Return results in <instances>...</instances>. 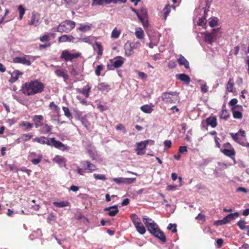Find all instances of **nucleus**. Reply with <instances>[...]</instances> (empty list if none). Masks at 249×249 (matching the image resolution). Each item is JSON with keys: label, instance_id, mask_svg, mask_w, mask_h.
I'll use <instances>...</instances> for the list:
<instances>
[{"label": "nucleus", "instance_id": "1", "mask_svg": "<svg viewBox=\"0 0 249 249\" xmlns=\"http://www.w3.org/2000/svg\"><path fill=\"white\" fill-rule=\"evenodd\" d=\"M45 89L44 84L38 80L25 82L21 87V91L27 96L34 95L42 92Z\"/></svg>", "mask_w": 249, "mask_h": 249}, {"label": "nucleus", "instance_id": "2", "mask_svg": "<svg viewBox=\"0 0 249 249\" xmlns=\"http://www.w3.org/2000/svg\"><path fill=\"white\" fill-rule=\"evenodd\" d=\"M143 222L148 231L163 243L166 241L164 233L159 228L158 225L152 219L146 216L143 217Z\"/></svg>", "mask_w": 249, "mask_h": 249}, {"label": "nucleus", "instance_id": "3", "mask_svg": "<svg viewBox=\"0 0 249 249\" xmlns=\"http://www.w3.org/2000/svg\"><path fill=\"white\" fill-rule=\"evenodd\" d=\"M34 142H37L42 144H46L49 146H53L57 149L63 151H68L70 147L64 144L59 141H56L54 138L48 139L44 136L36 138L33 140Z\"/></svg>", "mask_w": 249, "mask_h": 249}, {"label": "nucleus", "instance_id": "4", "mask_svg": "<svg viewBox=\"0 0 249 249\" xmlns=\"http://www.w3.org/2000/svg\"><path fill=\"white\" fill-rule=\"evenodd\" d=\"M75 26V22L70 20H66L59 24L56 31L60 33H69Z\"/></svg>", "mask_w": 249, "mask_h": 249}, {"label": "nucleus", "instance_id": "5", "mask_svg": "<svg viewBox=\"0 0 249 249\" xmlns=\"http://www.w3.org/2000/svg\"><path fill=\"white\" fill-rule=\"evenodd\" d=\"M162 100L168 103H175L179 101V97L177 92H166L162 94Z\"/></svg>", "mask_w": 249, "mask_h": 249}, {"label": "nucleus", "instance_id": "6", "mask_svg": "<svg viewBox=\"0 0 249 249\" xmlns=\"http://www.w3.org/2000/svg\"><path fill=\"white\" fill-rule=\"evenodd\" d=\"M219 32V29H213L211 33H205L204 41L209 44L212 45L214 41V39H216L217 36V33Z\"/></svg>", "mask_w": 249, "mask_h": 249}, {"label": "nucleus", "instance_id": "7", "mask_svg": "<svg viewBox=\"0 0 249 249\" xmlns=\"http://www.w3.org/2000/svg\"><path fill=\"white\" fill-rule=\"evenodd\" d=\"M34 58L32 56L26 55L23 57H16L13 59V62L15 63H21L27 66H30L31 64V61H34Z\"/></svg>", "mask_w": 249, "mask_h": 249}, {"label": "nucleus", "instance_id": "8", "mask_svg": "<svg viewBox=\"0 0 249 249\" xmlns=\"http://www.w3.org/2000/svg\"><path fill=\"white\" fill-rule=\"evenodd\" d=\"M81 53H71L68 50H64L62 52L60 58L64 59L65 61H71L74 58H76L80 56Z\"/></svg>", "mask_w": 249, "mask_h": 249}, {"label": "nucleus", "instance_id": "9", "mask_svg": "<svg viewBox=\"0 0 249 249\" xmlns=\"http://www.w3.org/2000/svg\"><path fill=\"white\" fill-rule=\"evenodd\" d=\"M124 58L122 56H119L115 58V60L112 64L107 65V68L109 70H113L115 68H119L122 67L124 62Z\"/></svg>", "mask_w": 249, "mask_h": 249}, {"label": "nucleus", "instance_id": "10", "mask_svg": "<svg viewBox=\"0 0 249 249\" xmlns=\"http://www.w3.org/2000/svg\"><path fill=\"white\" fill-rule=\"evenodd\" d=\"M81 165L84 167V170H88L89 172L92 173L97 170V167L94 164L91 163L89 160H82L80 161Z\"/></svg>", "mask_w": 249, "mask_h": 249}, {"label": "nucleus", "instance_id": "11", "mask_svg": "<svg viewBox=\"0 0 249 249\" xmlns=\"http://www.w3.org/2000/svg\"><path fill=\"white\" fill-rule=\"evenodd\" d=\"M104 211H108L107 214L110 216H114L119 213L118 206L116 205L106 207L104 208Z\"/></svg>", "mask_w": 249, "mask_h": 249}, {"label": "nucleus", "instance_id": "12", "mask_svg": "<svg viewBox=\"0 0 249 249\" xmlns=\"http://www.w3.org/2000/svg\"><path fill=\"white\" fill-rule=\"evenodd\" d=\"M53 161L57 163L60 167H66L67 160L62 156L57 155L53 159Z\"/></svg>", "mask_w": 249, "mask_h": 249}, {"label": "nucleus", "instance_id": "13", "mask_svg": "<svg viewBox=\"0 0 249 249\" xmlns=\"http://www.w3.org/2000/svg\"><path fill=\"white\" fill-rule=\"evenodd\" d=\"M124 49L125 50V56H130L134 53V49L132 48V47L130 44V43H129L128 42H127L124 44Z\"/></svg>", "mask_w": 249, "mask_h": 249}, {"label": "nucleus", "instance_id": "14", "mask_svg": "<svg viewBox=\"0 0 249 249\" xmlns=\"http://www.w3.org/2000/svg\"><path fill=\"white\" fill-rule=\"evenodd\" d=\"M206 123L208 125H210L212 127L214 128L217 125V119L215 116H210L206 119Z\"/></svg>", "mask_w": 249, "mask_h": 249}, {"label": "nucleus", "instance_id": "15", "mask_svg": "<svg viewBox=\"0 0 249 249\" xmlns=\"http://www.w3.org/2000/svg\"><path fill=\"white\" fill-rule=\"evenodd\" d=\"M43 117L42 115H35L33 117V120L35 123V125L36 128L43 125Z\"/></svg>", "mask_w": 249, "mask_h": 249}, {"label": "nucleus", "instance_id": "16", "mask_svg": "<svg viewBox=\"0 0 249 249\" xmlns=\"http://www.w3.org/2000/svg\"><path fill=\"white\" fill-rule=\"evenodd\" d=\"M75 38L71 35H64L60 36L58 38V42L60 43L65 42H73Z\"/></svg>", "mask_w": 249, "mask_h": 249}, {"label": "nucleus", "instance_id": "17", "mask_svg": "<svg viewBox=\"0 0 249 249\" xmlns=\"http://www.w3.org/2000/svg\"><path fill=\"white\" fill-rule=\"evenodd\" d=\"M177 61L180 66H184L186 69L189 68V63L182 55L177 59Z\"/></svg>", "mask_w": 249, "mask_h": 249}, {"label": "nucleus", "instance_id": "18", "mask_svg": "<svg viewBox=\"0 0 249 249\" xmlns=\"http://www.w3.org/2000/svg\"><path fill=\"white\" fill-rule=\"evenodd\" d=\"M40 23L39 18L35 14H33L31 17V20L29 21V24L34 25L35 26H38Z\"/></svg>", "mask_w": 249, "mask_h": 249}, {"label": "nucleus", "instance_id": "19", "mask_svg": "<svg viewBox=\"0 0 249 249\" xmlns=\"http://www.w3.org/2000/svg\"><path fill=\"white\" fill-rule=\"evenodd\" d=\"M111 3V0H92V6H103Z\"/></svg>", "mask_w": 249, "mask_h": 249}, {"label": "nucleus", "instance_id": "20", "mask_svg": "<svg viewBox=\"0 0 249 249\" xmlns=\"http://www.w3.org/2000/svg\"><path fill=\"white\" fill-rule=\"evenodd\" d=\"M154 107V106L152 104H150V105H145L142 106L140 108L141 110L144 113L149 114L151 113L152 111L153 110V107Z\"/></svg>", "mask_w": 249, "mask_h": 249}, {"label": "nucleus", "instance_id": "21", "mask_svg": "<svg viewBox=\"0 0 249 249\" xmlns=\"http://www.w3.org/2000/svg\"><path fill=\"white\" fill-rule=\"evenodd\" d=\"M176 77L180 81L185 82L187 84H189L191 81L190 77L184 73L177 74L176 75Z\"/></svg>", "mask_w": 249, "mask_h": 249}, {"label": "nucleus", "instance_id": "22", "mask_svg": "<svg viewBox=\"0 0 249 249\" xmlns=\"http://www.w3.org/2000/svg\"><path fill=\"white\" fill-rule=\"evenodd\" d=\"M97 89L101 91L102 92H107L111 89L110 86L105 83H100L98 85Z\"/></svg>", "mask_w": 249, "mask_h": 249}, {"label": "nucleus", "instance_id": "23", "mask_svg": "<svg viewBox=\"0 0 249 249\" xmlns=\"http://www.w3.org/2000/svg\"><path fill=\"white\" fill-rule=\"evenodd\" d=\"M55 73L58 77H62L65 82H66L68 79L69 76L65 73L64 70L58 69L55 71Z\"/></svg>", "mask_w": 249, "mask_h": 249}, {"label": "nucleus", "instance_id": "24", "mask_svg": "<svg viewBox=\"0 0 249 249\" xmlns=\"http://www.w3.org/2000/svg\"><path fill=\"white\" fill-rule=\"evenodd\" d=\"M92 26V24L88 23L86 24H80V27L78 28V30L82 32H86L91 30V28Z\"/></svg>", "mask_w": 249, "mask_h": 249}, {"label": "nucleus", "instance_id": "25", "mask_svg": "<svg viewBox=\"0 0 249 249\" xmlns=\"http://www.w3.org/2000/svg\"><path fill=\"white\" fill-rule=\"evenodd\" d=\"M130 218L134 226H136L138 224L140 225L141 224V223H142L140 218L135 213L131 214Z\"/></svg>", "mask_w": 249, "mask_h": 249}, {"label": "nucleus", "instance_id": "26", "mask_svg": "<svg viewBox=\"0 0 249 249\" xmlns=\"http://www.w3.org/2000/svg\"><path fill=\"white\" fill-rule=\"evenodd\" d=\"M53 205L56 207L63 208L68 206L70 205V203L68 201H54L53 202Z\"/></svg>", "mask_w": 249, "mask_h": 249}, {"label": "nucleus", "instance_id": "27", "mask_svg": "<svg viewBox=\"0 0 249 249\" xmlns=\"http://www.w3.org/2000/svg\"><path fill=\"white\" fill-rule=\"evenodd\" d=\"M90 89L91 87L89 85H87L82 89V94L88 98L89 97Z\"/></svg>", "mask_w": 249, "mask_h": 249}, {"label": "nucleus", "instance_id": "28", "mask_svg": "<svg viewBox=\"0 0 249 249\" xmlns=\"http://www.w3.org/2000/svg\"><path fill=\"white\" fill-rule=\"evenodd\" d=\"M42 128L40 130V132L42 134H48L51 132V126H49L47 124H43L42 125Z\"/></svg>", "mask_w": 249, "mask_h": 249}, {"label": "nucleus", "instance_id": "29", "mask_svg": "<svg viewBox=\"0 0 249 249\" xmlns=\"http://www.w3.org/2000/svg\"><path fill=\"white\" fill-rule=\"evenodd\" d=\"M137 231L140 233L141 234H143L146 232V230L142 223H141V224H138L135 226Z\"/></svg>", "mask_w": 249, "mask_h": 249}, {"label": "nucleus", "instance_id": "30", "mask_svg": "<svg viewBox=\"0 0 249 249\" xmlns=\"http://www.w3.org/2000/svg\"><path fill=\"white\" fill-rule=\"evenodd\" d=\"M221 151L224 155L230 157L234 156L235 154V152L233 148L232 149H224Z\"/></svg>", "mask_w": 249, "mask_h": 249}, {"label": "nucleus", "instance_id": "31", "mask_svg": "<svg viewBox=\"0 0 249 249\" xmlns=\"http://www.w3.org/2000/svg\"><path fill=\"white\" fill-rule=\"evenodd\" d=\"M234 81L233 78H230L227 85V90L229 92H232L233 89Z\"/></svg>", "mask_w": 249, "mask_h": 249}, {"label": "nucleus", "instance_id": "32", "mask_svg": "<svg viewBox=\"0 0 249 249\" xmlns=\"http://www.w3.org/2000/svg\"><path fill=\"white\" fill-rule=\"evenodd\" d=\"M230 135H231V138L233 139V140L234 141H235L236 142L239 143V144H240L242 145H244V142H240V139L239 138V136H238V133H236L235 134H234L233 133H231Z\"/></svg>", "mask_w": 249, "mask_h": 249}, {"label": "nucleus", "instance_id": "33", "mask_svg": "<svg viewBox=\"0 0 249 249\" xmlns=\"http://www.w3.org/2000/svg\"><path fill=\"white\" fill-rule=\"evenodd\" d=\"M43 158V156L41 154H39L37 156L36 159H32L31 160V162L34 165H37L40 163Z\"/></svg>", "mask_w": 249, "mask_h": 249}, {"label": "nucleus", "instance_id": "34", "mask_svg": "<svg viewBox=\"0 0 249 249\" xmlns=\"http://www.w3.org/2000/svg\"><path fill=\"white\" fill-rule=\"evenodd\" d=\"M18 9L19 11V18L20 20L22 19L23 17V15L25 12V9L23 7V5H20L18 6Z\"/></svg>", "mask_w": 249, "mask_h": 249}, {"label": "nucleus", "instance_id": "35", "mask_svg": "<svg viewBox=\"0 0 249 249\" xmlns=\"http://www.w3.org/2000/svg\"><path fill=\"white\" fill-rule=\"evenodd\" d=\"M229 117L228 111L226 109H222L220 114L221 119L226 120Z\"/></svg>", "mask_w": 249, "mask_h": 249}, {"label": "nucleus", "instance_id": "36", "mask_svg": "<svg viewBox=\"0 0 249 249\" xmlns=\"http://www.w3.org/2000/svg\"><path fill=\"white\" fill-rule=\"evenodd\" d=\"M246 224V222H245V221L244 220H242V219L240 220L237 223V226L242 230L247 229Z\"/></svg>", "mask_w": 249, "mask_h": 249}, {"label": "nucleus", "instance_id": "37", "mask_svg": "<svg viewBox=\"0 0 249 249\" xmlns=\"http://www.w3.org/2000/svg\"><path fill=\"white\" fill-rule=\"evenodd\" d=\"M138 18L141 21V22L142 23V24L144 27L148 26V20L147 19V17L143 18L142 16H138Z\"/></svg>", "mask_w": 249, "mask_h": 249}, {"label": "nucleus", "instance_id": "38", "mask_svg": "<svg viewBox=\"0 0 249 249\" xmlns=\"http://www.w3.org/2000/svg\"><path fill=\"white\" fill-rule=\"evenodd\" d=\"M163 12L164 14V18L165 20L170 13L171 10H170V7L169 5H166L163 9Z\"/></svg>", "mask_w": 249, "mask_h": 249}, {"label": "nucleus", "instance_id": "39", "mask_svg": "<svg viewBox=\"0 0 249 249\" xmlns=\"http://www.w3.org/2000/svg\"><path fill=\"white\" fill-rule=\"evenodd\" d=\"M135 34L136 35V36L139 39H142L143 38V36H144L143 31L141 29L136 30L135 31Z\"/></svg>", "mask_w": 249, "mask_h": 249}, {"label": "nucleus", "instance_id": "40", "mask_svg": "<svg viewBox=\"0 0 249 249\" xmlns=\"http://www.w3.org/2000/svg\"><path fill=\"white\" fill-rule=\"evenodd\" d=\"M120 34V31L117 30L116 28H115L111 33V37L113 38H118L119 37Z\"/></svg>", "mask_w": 249, "mask_h": 249}, {"label": "nucleus", "instance_id": "41", "mask_svg": "<svg viewBox=\"0 0 249 249\" xmlns=\"http://www.w3.org/2000/svg\"><path fill=\"white\" fill-rule=\"evenodd\" d=\"M62 109L64 112L65 115L69 118H72V115L71 113L70 110L68 107H62Z\"/></svg>", "mask_w": 249, "mask_h": 249}, {"label": "nucleus", "instance_id": "42", "mask_svg": "<svg viewBox=\"0 0 249 249\" xmlns=\"http://www.w3.org/2000/svg\"><path fill=\"white\" fill-rule=\"evenodd\" d=\"M137 150H142L145 148L146 145L145 144V142L144 141H142L137 143Z\"/></svg>", "mask_w": 249, "mask_h": 249}, {"label": "nucleus", "instance_id": "43", "mask_svg": "<svg viewBox=\"0 0 249 249\" xmlns=\"http://www.w3.org/2000/svg\"><path fill=\"white\" fill-rule=\"evenodd\" d=\"M176 228L177 225L176 224L170 223L168 225L167 229L168 230H172L173 233H176L177 231Z\"/></svg>", "mask_w": 249, "mask_h": 249}, {"label": "nucleus", "instance_id": "44", "mask_svg": "<svg viewBox=\"0 0 249 249\" xmlns=\"http://www.w3.org/2000/svg\"><path fill=\"white\" fill-rule=\"evenodd\" d=\"M136 180V178H124V183L126 184H129L133 183H134Z\"/></svg>", "mask_w": 249, "mask_h": 249}, {"label": "nucleus", "instance_id": "45", "mask_svg": "<svg viewBox=\"0 0 249 249\" xmlns=\"http://www.w3.org/2000/svg\"><path fill=\"white\" fill-rule=\"evenodd\" d=\"M33 136L29 134H23L19 139H21L23 141H27L32 138Z\"/></svg>", "mask_w": 249, "mask_h": 249}, {"label": "nucleus", "instance_id": "46", "mask_svg": "<svg viewBox=\"0 0 249 249\" xmlns=\"http://www.w3.org/2000/svg\"><path fill=\"white\" fill-rule=\"evenodd\" d=\"M95 45L96 46L98 50V54L99 55H101L103 54V49L101 45L98 42H96L95 43Z\"/></svg>", "mask_w": 249, "mask_h": 249}, {"label": "nucleus", "instance_id": "47", "mask_svg": "<svg viewBox=\"0 0 249 249\" xmlns=\"http://www.w3.org/2000/svg\"><path fill=\"white\" fill-rule=\"evenodd\" d=\"M93 177L96 179H100L102 180H105L107 179L105 175L103 174H93Z\"/></svg>", "mask_w": 249, "mask_h": 249}, {"label": "nucleus", "instance_id": "48", "mask_svg": "<svg viewBox=\"0 0 249 249\" xmlns=\"http://www.w3.org/2000/svg\"><path fill=\"white\" fill-rule=\"evenodd\" d=\"M78 42H83L88 43H91V40L89 36L83 37V38H77Z\"/></svg>", "mask_w": 249, "mask_h": 249}, {"label": "nucleus", "instance_id": "49", "mask_svg": "<svg viewBox=\"0 0 249 249\" xmlns=\"http://www.w3.org/2000/svg\"><path fill=\"white\" fill-rule=\"evenodd\" d=\"M233 116L235 119H241L242 118V114L239 111H233Z\"/></svg>", "mask_w": 249, "mask_h": 249}, {"label": "nucleus", "instance_id": "50", "mask_svg": "<svg viewBox=\"0 0 249 249\" xmlns=\"http://www.w3.org/2000/svg\"><path fill=\"white\" fill-rule=\"evenodd\" d=\"M20 125L26 127V129H30L33 127V124L28 122H23Z\"/></svg>", "mask_w": 249, "mask_h": 249}, {"label": "nucleus", "instance_id": "51", "mask_svg": "<svg viewBox=\"0 0 249 249\" xmlns=\"http://www.w3.org/2000/svg\"><path fill=\"white\" fill-rule=\"evenodd\" d=\"M218 19L216 18H213L210 22L209 25L211 27H214L217 25Z\"/></svg>", "mask_w": 249, "mask_h": 249}, {"label": "nucleus", "instance_id": "52", "mask_svg": "<svg viewBox=\"0 0 249 249\" xmlns=\"http://www.w3.org/2000/svg\"><path fill=\"white\" fill-rule=\"evenodd\" d=\"M103 69V66L102 65H99L97 66L96 69L95 70V74L97 76H100L101 75V71Z\"/></svg>", "mask_w": 249, "mask_h": 249}, {"label": "nucleus", "instance_id": "53", "mask_svg": "<svg viewBox=\"0 0 249 249\" xmlns=\"http://www.w3.org/2000/svg\"><path fill=\"white\" fill-rule=\"evenodd\" d=\"M81 121L82 124L85 126L87 128H89L90 125V123L85 118H82L81 119Z\"/></svg>", "mask_w": 249, "mask_h": 249}, {"label": "nucleus", "instance_id": "54", "mask_svg": "<svg viewBox=\"0 0 249 249\" xmlns=\"http://www.w3.org/2000/svg\"><path fill=\"white\" fill-rule=\"evenodd\" d=\"M130 44L131 45L132 48L134 49L139 48L141 46V43L138 41L130 43Z\"/></svg>", "mask_w": 249, "mask_h": 249}, {"label": "nucleus", "instance_id": "55", "mask_svg": "<svg viewBox=\"0 0 249 249\" xmlns=\"http://www.w3.org/2000/svg\"><path fill=\"white\" fill-rule=\"evenodd\" d=\"M230 214H231V216H230L229 217V221L230 222L235 219L236 217H237L239 214L238 212H235L234 213H230Z\"/></svg>", "mask_w": 249, "mask_h": 249}, {"label": "nucleus", "instance_id": "56", "mask_svg": "<svg viewBox=\"0 0 249 249\" xmlns=\"http://www.w3.org/2000/svg\"><path fill=\"white\" fill-rule=\"evenodd\" d=\"M64 3L69 5H72L77 2V0H62Z\"/></svg>", "mask_w": 249, "mask_h": 249}, {"label": "nucleus", "instance_id": "57", "mask_svg": "<svg viewBox=\"0 0 249 249\" xmlns=\"http://www.w3.org/2000/svg\"><path fill=\"white\" fill-rule=\"evenodd\" d=\"M112 180L115 182L117 184H120L121 183H124V178H113Z\"/></svg>", "mask_w": 249, "mask_h": 249}, {"label": "nucleus", "instance_id": "58", "mask_svg": "<svg viewBox=\"0 0 249 249\" xmlns=\"http://www.w3.org/2000/svg\"><path fill=\"white\" fill-rule=\"evenodd\" d=\"M140 16H142L143 18L147 17V11L145 8H142L141 10Z\"/></svg>", "mask_w": 249, "mask_h": 249}, {"label": "nucleus", "instance_id": "59", "mask_svg": "<svg viewBox=\"0 0 249 249\" xmlns=\"http://www.w3.org/2000/svg\"><path fill=\"white\" fill-rule=\"evenodd\" d=\"M116 129L117 130H123V133L124 134L125 133L126 131L124 126L123 125L121 124H120L117 125L116 127Z\"/></svg>", "mask_w": 249, "mask_h": 249}, {"label": "nucleus", "instance_id": "60", "mask_svg": "<svg viewBox=\"0 0 249 249\" xmlns=\"http://www.w3.org/2000/svg\"><path fill=\"white\" fill-rule=\"evenodd\" d=\"M40 40L41 42L49 41V36L47 35H45L40 37Z\"/></svg>", "mask_w": 249, "mask_h": 249}, {"label": "nucleus", "instance_id": "61", "mask_svg": "<svg viewBox=\"0 0 249 249\" xmlns=\"http://www.w3.org/2000/svg\"><path fill=\"white\" fill-rule=\"evenodd\" d=\"M168 66L171 69L175 68L176 66L175 62L173 60L169 61L168 63Z\"/></svg>", "mask_w": 249, "mask_h": 249}, {"label": "nucleus", "instance_id": "62", "mask_svg": "<svg viewBox=\"0 0 249 249\" xmlns=\"http://www.w3.org/2000/svg\"><path fill=\"white\" fill-rule=\"evenodd\" d=\"M49 107L51 108L54 110H57L59 109L58 106L55 105L53 102L50 103Z\"/></svg>", "mask_w": 249, "mask_h": 249}, {"label": "nucleus", "instance_id": "63", "mask_svg": "<svg viewBox=\"0 0 249 249\" xmlns=\"http://www.w3.org/2000/svg\"><path fill=\"white\" fill-rule=\"evenodd\" d=\"M238 102V100L236 98L232 99L229 102V105L231 106H234Z\"/></svg>", "mask_w": 249, "mask_h": 249}, {"label": "nucleus", "instance_id": "64", "mask_svg": "<svg viewBox=\"0 0 249 249\" xmlns=\"http://www.w3.org/2000/svg\"><path fill=\"white\" fill-rule=\"evenodd\" d=\"M208 87L206 84L202 85L201 87V90L202 92H207L208 90Z\"/></svg>", "mask_w": 249, "mask_h": 249}]
</instances>
